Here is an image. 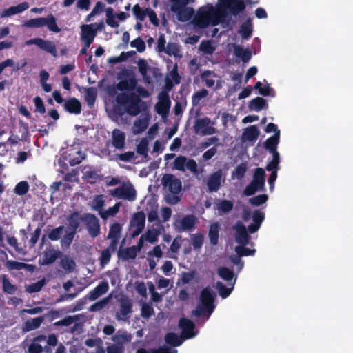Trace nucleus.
<instances>
[{"instance_id": "nucleus-1", "label": "nucleus", "mask_w": 353, "mask_h": 353, "mask_svg": "<svg viewBox=\"0 0 353 353\" xmlns=\"http://www.w3.org/2000/svg\"><path fill=\"white\" fill-rule=\"evenodd\" d=\"M243 0H218L217 6L208 3L199 8L192 19L195 27L205 28L209 26L221 24L223 28L230 26V20L227 12L236 15L245 9Z\"/></svg>"}, {"instance_id": "nucleus-2", "label": "nucleus", "mask_w": 353, "mask_h": 353, "mask_svg": "<svg viewBox=\"0 0 353 353\" xmlns=\"http://www.w3.org/2000/svg\"><path fill=\"white\" fill-rule=\"evenodd\" d=\"M84 159V154L82 152L81 148L79 144L74 143L68 147L65 152L62 154L61 157L58 160L57 165L59 171L64 176H74L80 174L79 169L72 168L69 170L68 163L70 166H73L79 163Z\"/></svg>"}, {"instance_id": "nucleus-3", "label": "nucleus", "mask_w": 353, "mask_h": 353, "mask_svg": "<svg viewBox=\"0 0 353 353\" xmlns=\"http://www.w3.org/2000/svg\"><path fill=\"white\" fill-rule=\"evenodd\" d=\"M215 297L216 294L210 287L203 288L201 292L199 297L201 305L196 306V309L192 311V314L196 316H201L203 315L205 312H207L208 318L215 308Z\"/></svg>"}, {"instance_id": "nucleus-4", "label": "nucleus", "mask_w": 353, "mask_h": 353, "mask_svg": "<svg viewBox=\"0 0 353 353\" xmlns=\"http://www.w3.org/2000/svg\"><path fill=\"white\" fill-rule=\"evenodd\" d=\"M117 101L120 105L123 106L126 112L134 116L148 108L145 102L139 97H129L125 93L119 94L117 97Z\"/></svg>"}, {"instance_id": "nucleus-5", "label": "nucleus", "mask_w": 353, "mask_h": 353, "mask_svg": "<svg viewBox=\"0 0 353 353\" xmlns=\"http://www.w3.org/2000/svg\"><path fill=\"white\" fill-rule=\"evenodd\" d=\"M279 140L280 131H278L277 134L268 138L264 143L265 149L272 154V161L266 166L267 170L272 172L270 176H276V170L279 163V154L276 149Z\"/></svg>"}, {"instance_id": "nucleus-6", "label": "nucleus", "mask_w": 353, "mask_h": 353, "mask_svg": "<svg viewBox=\"0 0 353 353\" xmlns=\"http://www.w3.org/2000/svg\"><path fill=\"white\" fill-rule=\"evenodd\" d=\"M190 0H171V10L174 12L181 21L189 20L194 14L191 8L186 7Z\"/></svg>"}, {"instance_id": "nucleus-7", "label": "nucleus", "mask_w": 353, "mask_h": 353, "mask_svg": "<svg viewBox=\"0 0 353 353\" xmlns=\"http://www.w3.org/2000/svg\"><path fill=\"white\" fill-rule=\"evenodd\" d=\"M103 27V22L99 24L92 23L81 26V38L83 43L86 44L87 47H90V44L93 42L94 39L97 35V31L101 30Z\"/></svg>"}, {"instance_id": "nucleus-8", "label": "nucleus", "mask_w": 353, "mask_h": 353, "mask_svg": "<svg viewBox=\"0 0 353 353\" xmlns=\"http://www.w3.org/2000/svg\"><path fill=\"white\" fill-rule=\"evenodd\" d=\"M174 168L180 171L189 170L193 174H198V165L195 160L184 156L176 157L174 162Z\"/></svg>"}, {"instance_id": "nucleus-9", "label": "nucleus", "mask_w": 353, "mask_h": 353, "mask_svg": "<svg viewBox=\"0 0 353 353\" xmlns=\"http://www.w3.org/2000/svg\"><path fill=\"white\" fill-rule=\"evenodd\" d=\"M81 221L85 224L88 233L92 237L94 238L99 234V221L94 214L85 213L81 216Z\"/></svg>"}, {"instance_id": "nucleus-10", "label": "nucleus", "mask_w": 353, "mask_h": 353, "mask_svg": "<svg viewBox=\"0 0 353 353\" xmlns=\"http://www.w3.org/2000/svg\"><path fill=\"white\" fill-rule=\"evenodd\" d=\"M214 124V122L207 117L199 119L194 124L195 132L201 136L214 134L216 132Z\"/></svg>"}, {"instance_id": "nucleus-11", "label": "nucleus", "mask_w": 353, "mask_h": 353, "mask_svg": "<svg viewBox=\"0 0 353 353\" xmlns=\"http://www.w3.org/2000/svg\"><path fill=\"white\" fill-rule=\"evenodd\" d=\"M132 12L137 20L142 21L148 17L154 26H159L157 14L151 8H143L137 4L132 8Z\"/></svg>"}, {"instance_id": "nucleus-12", "label": "nucleus", "mask_w": 353, "mask_h": 353, "mask_svg": "<svg viewBox=\"0 0 353 353\" xmlns=\"http://www.w3.org/2000/svg\"><path fill=\"white\" fill-rule=\"evenodd\" d=\"M179 326L181 330V336L184 340L194 338L197 334L195 331L194 323L187 318H181L179 321Z\"/></svg>"}, {"instance_id": "nucleus-13", "label": "nucleus", "mask_w": 353, "mask_h": 353, "mask_svg": "<svg viewBox=\"0 0 353 353\" xmlns=\"http://www.w3.org/2000/svg\"><path fill=\"white\" fill-rule=\"evenodd\" d=\"M235 230V241L241 245H247L250 240V236L245 225L240 221H238L234 225Z\"/></svg>"}, {"instance_id": "nucleus-14", "label": "nucleus", "mask_w": 353, "mask_h": 353, "mask_svg": "<svg viewBox=\"0 0 353 353\" xmlns=\"http://www.w3.org/2000/svg\"><path fill=\"white\" fill-rule=\"evenodd\" d=\"M132 301L128 298L121 299L119 310L116 313V319L119 321H128L132 313Z\"/></svg>"}, {"instance_id": "nucleus-15", "label": "nucleus", "mask_w": 353, "mask_h": 353, "mask_svg": "<svg viewBox=\"0 0 353 353\" xmlns=\"http://www.w3.org/2000/svg\"><path fill=\"white\" fill-rule=\"evenodd\" d=\"M112 195L115 197L132 201L136 199V191L132 185L130 184L128 185L117 188L112 191Z\"/></svg>"}, {"instance_id": "nucleus-16", "label": "nucleus", "mask_w": 353, "mask_h": 353, "mask_svg": "<svg viewBox=\"0 0 353 353\" xmlns=\"http://www.w3.org/2000/svg\"><path fill=\"white\" fill-rule=\"evenodd\" d=\"M201 78L208 88H214L215 90L221 88V81L219 77L212 71H204L201 74Z\"/></svg>"}, {"instance_id": "nucleus-17", "label": "nucleus", "mask_w": 353, "mask_h": 353, "mask_svg": "<svg viewBox=\"0 0 353 353\" xmlns=\"http://www.w3.org/2000/svg\"><path fill=\"white\" fill-rule=\"evenodd\" d=\"M265 178H253L252 181L245 187L243 194L250 196L264 188Z\"/></svg>"}, {"instance_id": "nucleus-18", "label": "nucleus", "mask_w": 353, "mask_h": 353, "mask_svg": "<svg viewBox=\"0 0 353 353\" xmlns=\"http://www.w3.org/2000/svg\"><path fill=\"white\" fill-rule=\"evenodd\" d=\"M196 223V218L194 215H186L179 222V225L176 226L177 231L179 232L192 231L195 228Z\"/></svg>"}, {"instance_id": "nucleus-19", "label": "nucleus", "mask_w": 353, "mask_h": 353, "mask_svg": "<svg viewBox=\"0 0 353 353\" xmlns=\"http://www.w3.org/2000/svg\"><path fill=\"white\" fill-rule=\"evenodd\" d=\"M165 188H168L170 193L178 194L182 188L180 178H161Z\"/></svg>"}, {"instance_id": "nucleus-20", "label": "nucleus", "mask_w": 353, "mask_h": 353, "mask_svg": "<svg viewBox=\"0 0 353 353\" xmlns=\"http://www.w3.org/2000/svg\"><path fill=\"white\" fill-rule=\"evenodd\" d=\"M170 106L169 97L161 92L159 95V102L155 105V110L159 114L164 116L167 114Z\"/></svg>"}, {"instance_id": "nucleus-21", "label": "nucleus", "mask_w": 353, "mask_h": 353, "mask_svg": "<svg viewBox=\"0 0 353 353\" xmlns=\"http://www.w3.org/2000/svg\"><path fill=\"white\" fill-rule=\"evenodd\" d=\"M61 255V252L54 249L46 250L43 253V256L39 260L41 265H48L53 263Z\"/></svg>"}, {"instance_id": "nucleus-22", "label": "nucleus", "mask_w": 353, "mask_h": 353, "mask_svg": "<svg viewBox=\"0 0 353 353\" xmlns=\"http://www.w3.org/2000/svg\"><path fill=\"white\" fill-rule=\"evenodd\" d=\"M109 290L108 283L105 281H101L91 290L88 294L90 301H94L102 294L106 293Z\"/></svg>"}, {"instance_id": "nucleus-23", "label": "nucleus", "mask_w": 353, "mask_h": 353, "mask_svg": "<svg viewBox=\"0 0 353 353\" xmlns=\"http://www.w3.org/2000/svg\"><path fill=\"white\" fill-rule=\"evenodd\" d=\"M232 47L235 56L240 58L243 62L247 63L251 59L252 53L250 48H243L237 44H233Z\"/></svg>"}, {"instance_id": "nucleus-24", "label": "nucleus", "mask_w": 353, "mask_h": 353, "mask_svg": "<svg viewBox=\"0 0 353 353\" xmlns=\"http://www.w3.org/2000/svg\"><path fill=\"white\" fill-rule=\"evenodd\" d=\"M44 321V316L28 319L23 325L24 332H30L38 329Z\"/></svg>"}, {"instance_id": "nucleus-25", "label": "nucleus", "mask_w": 353, "mask_h": 353, "mask_svg": "<svg viewBox=\"0 0 353 353\" xmlns=\"http://www.w3.org/2000/svg\"><path fill=\"white\" fill-rule=\"evenodd\" d=\"M259 135V131L256 125H251L247 128L242 136V140L243 142H251L254 143Z\"/></svg>"}, {"instance_id": "nucleus-26", "label": "nucleus", "mask_w": 353, "mask_h": 353, "mask_svg": "<svg viewBox=\"0 0 353 353\" xmlns=\"http://www.w3.org/2000/svg\"><path fill=\"white\" fill-rule=\"evenodd\" d=\"M138 252L133 246L128 247L123 249H119L117 252V256L119 259L123 261H126L130 259H134L137 256Z\"/></svg>"}, {"instance_id": "nucleus-27", "label": "nucleus", "mask_w": 353, "mask_h": 353, "mask_svg": "<svg viewBox=\"0 0 353 353\" xmlns=\"http://www.w3.org/2000/svg\"><path fill=\"white\" fill-rule=\"evenodd\" d=\"M125 135L120 130L115 129L112 132V144L117 149H123L125 145Z\"/></svg>"}, {"instance_id": "nucleus-28", "label": "nucleus", "mask_w": 353, "mask_h": 353, "mask_svg": "<svg viewBox=\"0 0 353 353\" xmlns=\"http://www.w3.org/2000/svg\"><path fill=\"white\" fill-rule=\"evenodd\" d=\"M149 117L145 116L144 117L139 118L134 121L132 132L134 134H139L143 132L148 125Z\"/></svg>"}, {"instance_id": "nucleus-29", "label": "nucleus", "mask_w": 353, "mask_h": 353, "mask_svg": "<svg viewBox=\"0 0 353 353\" xmlns=\"http://www.w3.org/2000/svg\"><path fill=\"white\" fill-rule=\"evenodd\" d=\"M236 280V277H235L234 280L232 283H228V285L230 286V288L226 287L223 283L219 281L216 283V288L218 290L219 294L220 296L222 299H226L230 296V294L232 293L235 282Z\"/></svg>"}, {"instance_id": "nucleus-30", "label": "nucleus", "mask_w": 353, "mask_h": 353, "mask_svg": "<svg viewBox=\"0 0 353 353\" xmlns=\"http://www.w3.org/2000/svg\"><path fill=\"white\" fill-rule=\"evenodd\" d=\"M65 109L71 114H78L81 112V103L75 98H72L65 103Z\"/></svg>"}, {"instance_id": "nucleus-31", "label": "nucleus", "mask_w": 353, "mask_h": 353, "mask_svg": "<svg viewBox=\"0 0 353 353\" xmlns=\"http://www.w3.org/2000/svg\"><path fill=\"white\" fill-rule=\"evenodd\" d=\"M81 217H79V212H72L68 217V228L71 232H77L78 228L80 225Z\"/></svg>"}, {"instance_id": "nucleus-32", "label": "nucleus", "mask_w": 353, "mask_h": 353, "mask_svg": "<svg viewBox=\"0 0 353 353\" xmlns=\"http://www.w3.org/2000/svg\"><path fill=\"white\" fill-rule=\"evenodd\" d=\"M38 47L50 53L54 57H57V48L54 42L40 38Z\"/></svg>"}, {"instance_id": "nucleus-33", "label": "nucleus", "mask_w": 353, "mask_h": 353, "mask_svg": "<svg viewBox=\"0 0 353 353\" xmlns=\"http://www.w3.org/2000/svg\"><path fill=\"white\" fill-rule=\"evenodd\" d=\"M183 338L174 332L167 333L165 336V341L168 345L172 347H179L183 342Z\"/></svg>"}, {"instance_id": "nucleus-34", "label": "nucleus", "mask_w": 353, "mask_h": 353, "mask_svg": "<svg viewBox=\"0 0 353 353\" xmlns=\"http://www.w3.org/2000/svg\"><path fill=\"white\" fill-rule=\"evenodd\" d=\"M145 223V215L143 211H139L135 213L130 221V226L132 228L139 227L144 229Z\"/></svg>"}, {"instance_id": "nucleus-35", "label": "nucleus", "mask_w": 353, "mask_h": 353, "mask_svg": "<svg viewBox=\"0 0 353 353\" xmlns=\"http://www.w3.org/2000/svg\"><path fill=\"white\" fill-rule=\"evenodd\" d=\"M250 108L252 110L259 112L262 109H267L268 104L266 101L261 97H256L253 99L250 103Z\"/></svg>"}, {"instance_id": "nucleus-36", "label": "nucleus", "mask_w": 353, "mask_h": 353, "mask_svg": "<svg viewBox=\"0 0 353 353\" xmlns=\"http://www.w3.org/2000/svg\"><path fill=\"white\" fill-rule=\"evenodd\" d=\"M254 88L259 90V94L263 96H270L272 97H274L276 96L275 91L273 88L270 87L268 84L263 85L262 83L260 81L256 82Z\"/></svg>"}, {"instance_id": "nucleus-37", "label": "nucleus", "mask_w": 353, "mask_h": 353, "mask_svg": "<svg viewBox=\"0 0 353 353\" xmlns=\"http://www.w3.org/2000/svg\"><path fill=\"white\" fill-rule=\"evenodd\" d=\"M132 339V335L127 332H123L122 333L118 332L112 337V340L115 343H118L123 346V344L130 342Z\"/></svg>"}, {"instance_id": "nucleus-38", "label": "nucleus", "mask_w": 353, "mask_h": 353, "mask_svg": "<svg viewBox=\"0 0 353 353\" xmlns=\"http://www.w3.org/2000/svg\"><path fill=\"white\" fill-rule=\"evenodd\" d=\"M122 232V225L119 223H114L110 225L109 232L107 239H118L121 238Z\"/></svg>"}, {"instance_id": "nucleus-39", "label": "nucleus", "mask_w": 353, "mask_h": 353, "mask_svg": "<svg viewBox=\"0 0 353 353\" xmlns=\"http://www.w3.org/2000/svg\"><path fill=\"white\" fill-rule=\"evenodd\" d=\"M219 228H220L219 224L217 222H216V223H212L210 225V228L209 230V233H208L209 239H210V243L214 245H215L218 243Z\"/></svg>"}, {"instance_id": "nucleus-40", "label": "nucleus", "mask_w": 353, "mask_h": 353, "mask_svg": "<svg viewBox=\"0 0 353 353\" xmlns=\"http://www.w3.org/2000/svg\"><path fill=\"white\" fill-rule=\"evenodd\" d=\"M218 275L228 283H232L234 276V272L227 267H220L217 270Z\"/></svg>"}, {"instance_id": "nucleus-41", "label": "nucleus", "mask_w": 353, "mask_h": 353, "mask_svg": "<svg viewBox=\"0 0 353 353\" xmlns=\"http://www.w3.org/2000/svg\"><path fill=\"white\" fill-rule=\"evenodd\" d=\"M61 268L66 272H72L76 267L74 261L68 256H64L60 262Z\"/></svg>"}, {"instance_id": "nucleus-42", "label": "nucleus", "mask_w": 353, "mask_h": 353, "mask_svg": "<svg viewBox=\"0 0 353 353\" xmlns=\"http://www.w3.org/2000/svg\"><path fill=\"white\" fill-rule=\"evenodd\" d=\"M44 26H46L50 31L54 32H59L61 29L57 24V20L52 14H49L47 17H45Z\"/></svg>"}, {"instance_id": "nucleus-43", "label": "nucleus", "mask_w": 353, "mask_h": 353, "mask_svg": "<svg viewBox=\"0 0 353 353\" xmlns=\"http://www.w3.org/2000/svg\"><path fill=\"white\" fill-rule=\"evenodd\" d=\"M2 288L4 292L8 294H14L17 288L12 284L6 275L2 276Z\"/></svg>"}, {"instance_id": "nucleus-44", "label": "nucleus", "mask_w": 353, "mask_h": 353, "mask_svg": "<svg viewBox=\"0 0 353 353\" xmlns=\"http://www.w3.org/2000/svg\"><path fill=\"white\" fill-rule=\"evenodd\" d=\"M137 65L139 67V70L140 73L141 74L143 78L144 79V81L146 83H150V78L149 76H148V71L150 67H149L148 63L146 62V61H145L143 59H140L138 61Z\"/></svg>"}, {"instance_id": "nucleus-45", "label": "nucleus", "mask_w": 353, "mask_h": 353, "mask_svg": "<svg viewBox=\"0 0 353 353\" xmlns=\"http://www.w3.org/2000/svg\"><path fill=\"white\" fill-rule=\"evenodd\" d=\"M97 94V91L95 88L90 87L85 89V99L90 107L94 105L96 100Z\"/></svg>"}, {"instance_id": "nucleus-46", "label": "nucleus", "mask_w": 353, "mask_h": 353, "mask_svg": "<svg viewBox=\"0 0 353 353\" xmlns=\"http://www.w3.org/2000/svg\"><path fill=\"white\" fill-rule=\"evenodd\" d=\"M252 32V22L251 20L248 19L241 25L239 30V33L241 34L243 38L248 39L251 36Z\"/></svg>"}, {"instance_id": "nucleus-47", "label": "nucleus", "mask_w": 353, "mask_h": 353, "mask_svg": "<svg viewBox=\"0 0 353 353\" xmlns=\"http://www.w3.org/2000/svg\"><path fill=\"white\" fill-rule=\"evenodd\" d=\"M79 319V318L77 315L66 316L64 319L54 322V326H55V327L70 326L72 324H73L74 322L77 321Z\"/></svg>"}, {"instance_id": "nucleus-48", "label": "nucleus", "mask_w": 353, "mask_h": 353, "mask_svg": "<svg viewBox=\"0 0 353 353\" xmlns=\"http://www.w3.org/2000/svg\"><path fill=\"white\" fill-rule=\"evenodd\" d=\"M164 52L168 55L174 56L176 58H181L182 57L179 46L174 43H169Z\"/></svg>"}, {"instance_id": "nucleus-49", "label": "nucleus", "mask_w": 353, "mask_h": 353, "mask_svg": "<svg viewBox=\"0 0 353 353\" xmlns=\"http://www.w3.org/2000/svg\"><path fill=\"white\" fill-rule=\"evenodd\" d=\"M106 23L112 28H117L119 26V21L115 19V14L112 8L106 9Z\"/></svg>"}, {"instance_id": "nucleus-50", "label": "nucleus", "mask_w": 353, "mask_h": 353, "mask_svg": "<svg viewBox=\"0 0 353 353\" xmlns=\"http://www.w3.org/2000/svg\"><path fill=\"white\" fill-rule=\"evenodd\" d=\"M119 208L120 203H117L114 205L108 208L106 210L101 211L99 212L100 216L103 219H107L109 216H114L119 212Z\"/></svg>"}, {"instance_id": "nucleus-51", "label": "nucleus", "mask_w": 353, "mask_h": 353, "mask_svg": "<svg viewBox=\"0 0 353 353\" xmlns=\"http://www.w3.org/2000/svg\"><path fill=\"white\" fill-rule=\"evenodd\" d=\"M29 188L30 185L26 181H21L15 185L14 192L18 196H23L28 192Z\"/></svg>"}, {"instance_id": "nucleus-52", "label": "nucleus", "mask_w": 353, "mask_h": 353, "mask_svg": "<svg viewBox=\"0 0 353 353\" xmlns=\"http://www.w3.org/2000/svg\"><path fill=\"white\" fill-rule=\"evenodd\" d=\"M149 141L147 138L142 139L137 146V152L141 155L147 157Z\"/></svg>"}, {"instance_id": "nucleus-53", "label": "nucleus", "mask_w": 353, "mask_h": 353, "mask_svg": "<svg viewBox=\"0 0 353 353\" xmlns=\"http://www.w3.org/2000/svg\"><path fill=\"white\" fill-rule=\"evenodd\" d=\"M45 17H40L26 21L23 26L28 28H41L44 26Z\"/></svg>"}, {"instance_id": "nucleus-54", "label": "nucleus", "mask_w": 353, "mask_h": 353, "mask_svg": "<svg viewBox=\"0 0 353 353\" xmlns=\"http://www.w3.org/2000/svg\"><path fill=\"white\" fill-rule=\"evenodd\" d=\"M64 230V227L63 225L59 226L56 228L50 230L48 234V238L50 241H57L62 236Z\"/></svg>"}, {"instance_id": "nucleus-55", "label": "nucleus", "mask_w": 353, "mask_h": 353, "mask_svg": "<svg viewBox=\"0 0 353 353\" xmlns=\"http://www.w3.org/2000/svg\"><path fill=\"white\" fill-rule=\"evenodd\" d=\"M234 207V203L232 201L229 200H223L221 201L217 206V210L219 212L227 213L230 212Z\"/></svg>"}, {"instance_id": "nucleus-56", "label": "nucleus", "mask_w": 353, "mask_h": 353, "mask_svg": "<svg viewBox=\"0 0 353 353\" xmlns=\"http://www.w3.org/2000/svg\"><path fill=\"white\" fill-rule=\"evenodd\" d=\"M221 179L222 178H208L207 184L209 192H215L218 191L221 186Z\"/></svg>"}, {"instance_id": "nucleus-57", "label": "nucleus", "mask_w": 353, "mask_h": 353, "mask_svg": "<svg viewBox=\"0 0 353 353\" xmlns=\"http://www.w3.org/2000/svg\"><path fill=\"white\" fill-rule=\"evenodd\" d=\"M136 81L134 79L130 78L128 80L121 81L117 85V88L121 90H131L134 89Z\"/></svg>"}, {"instance_id": "nucleus-58", "label": "nucleus", "mask_w": 353, "mask_h": 353, "mask_svg": "<svg viewBox=\"0 0 353 353\" xmlns=\"http://www.w3.org/2000/svg\"><path fill=\"white\" fill-rule=\"evenodd\" d=\"M136 81L134 79L130 78L128 80L121 81L117 85V88L121 90H131L134 89Z\"/></svg>"}, {"instance_id": "nucleus-59", "label": "nucleus", "mask_w": 353, "mask_h": 353, "mask_svg": "<svg viewBox=\"0 0 353 353\" xmlns=\"http://www.w3.org/2000/svg\"><path fill=\"white\" fill-rule=\"evenodd\" d=\"M268 199V196L267 194H259V195H257V196L250 198L249 199V203L252 206H260V205L264 204L265 203H266Z\"/></svg>"}, {"instance_id": "nucleus-60", "label": "nucleus", "mask_w": 353, "mask_h": 353, "mask_svg": "<svg viewBox=\"0 0 353 353\" xmlns=\"http://www.w3.org/2000/svg\"><path fill=\"white\" fill-rule=\"evenodd\" d=\"M245 245L236 246L235 251L239 256H252L256 252L255 249H250L245 247Z\"/></svg>"}, {"instance_id": "nucleus-61", "label": "nucleus", "mask_w": 353, "mask_h": 353, "mask_svg": "<svg viewBox=\"0 0 353 353\" xmlns=\"http://www.w3.org/2000/svg\"><path fill=\"white\" fill-rule=\"evenodd\" d=\"M111 252L108 249H105L101 252V255L99 258L100 265L101 268H104L108 264L111 259Z\"/></svg>"}, {"instance_id": "nucleus-62", "label": "nucleus", "mask_w": 353, "mask_h": 353, "mask_svg": "<svg viewBox=\"0 0 353 353\" xmlns=\"http://www.w3.org/2000/svg\"><path fill=\"white\" fill-rule=\"evenodd\" d=\"M160 234V232L157 229L148 230L144 237L145 241L154 243L157 241L158 236Z\"/></svg>"}, {"instance_id": "nucleus-63", "label": "nucleus", "mask_w": 353, "mask_h": 353, "mask_svg": "<svg viewBox=\"0 0 353 353\" xmlns=\"http://www.w3.org/2000/svg\"><path fill=\"white\" fill-rule=\"evenodd\" d=\"M208 95V91L205 89H202L195 92L192 96V103L194 105H198L204 98Z\"/></svg>"}, {"instance_id": "nucleus-64", "label": "nucleus", "mask_w": 353, "mask_h": 353, "mask_svg": "<svg viewBox=\"0 0 353 353\" xmlns=\"http://www.w3.org/2000/svg\"><path fill=\"white\" fill-rule=\"evenodd\" d=\"M203 235L201 233L193 234L191 237L192 244L195 250L201 248L203 243Z\"/></svg>"}]
</instances>
